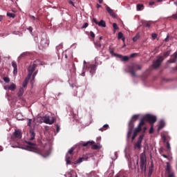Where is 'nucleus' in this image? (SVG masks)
<instances>
[{"label":"nucleus","instance_id":"nucleus-1","mask_svg":"<svg viewBox=\"0 0 177 177\" xmlns=\"http://www.w3.org/2000/svg\"><path fill=\"white\" fill-rule=\"evenodd\" d=\"M147 167V158L146 157V153L144 151L140 155V169L142 174L143 172L146 174V169Z\"/></svg>","mask_w":177,"mask_h":177},{"label":"nucleus","instance_id":"nucleus-2","mask_svg":"<svg viewBox=\"0 0 177 177\" xmlns=\"http://www.w3.org/2000/svg\"><path fill=\"white\" fill-rule=\"evenodd\" d=\"M138 70H142V66L139 64H133L129 66L128 73L131 74V77H137L136 73H135V71H138Z\"/></svg>","mask_w":177,"mask_h":177},{"label":"nucleus","instance_id":"nucleus-3","mask_svg":"<svg viewBox=\"0 0 177 177\" xmlns=\"http://www.w3.org/2000/svg\"><path fill=\"white\" fill-rule=\"evenodd\" d=\"M141 120H143L144 122L145 121H147L150 125H153L155 122H157V117L153 115L147 114Z\"/></svg>","mask_w":177,"mask_h":177},{"label":"nucleus","instance_id":"nucleus-4","mask_svg":"<svg viewBox=\"0 0 177 177\" xmlns=\"http://www.w3.org/2000/svg\"><path fill=\"white\" fill-rule=\"evenodd\" d=\"M145 122L143 120H140V122L138 126V127L136 129H135L133 136L131 137V140H135V138H136V136H138V133H139V132H140V131H142V127H143L145 125Z\"/></svg>","mask_w":177,"mask_h":177},{"label":"nucleus","instance_id":"nucleus-5","mask_svg":"<svg viewBox=\"0 0 177 177\" xmlns=\"http://www.w3.org/2000/svg\"><path fill=\"white\" fill-rule=\"evenodd\" d=\"M162 62H164V57L161 56L157 57V59L153 62V68H158V67L161 66Z\"/></svg>","mask_w":177,"mask_h":177},{"label":"nucleus","instance_id":"nucleus-6","mask_svg":"<svg viewBox=\"0 0 177 177\" xmlns=\"http://www.w3.org/2000/svg\"><path fill=\"white\" fill-rule=\"evenodd\" d=\"M82 146L84 147H89V146H92L91 148L93 150H97V149H99V146L95 145L93 141H88L87 142H84L82 144Z\"/></svg>","mask_w":177,"mask_h":177},{"label":"nucleus","instance_id":"nucleus-7","mask_svg":"<svg viewBox=\"0 0 177 177\" xmlns=\"http://www.w3.org/2000/svg\"><path fill=\"white\" fill-rule=\"evenodd\" d=\"M37 66L38 65L37 64H33L28 67V80H30V78H31V76L32 75V73H34V71H35V68H37Z\"/></svg>","mask_w":177,"mask_h":177},{"label":"nucleus","instance_id":"nucleus-8","mask_svg":"<svg viewBox=\"0 0 177 177\" xmlns=\"http://www.w3.org/2000/svg\"><path fill=\"white\" fill-rule=\"evenodd\" d=\"M143 138H145V135H140L138 139V141L136 144H134V149H139L142 148V141L143 140Z\"/></svg>","mask_w":177,"mask_h":177},{"label":"nucleus","instance_id":"nucleus-9","mask_svg":"<svg viewBox=\"0 0 177 177\" xmlns=\"http://www.w3.org/2000/svg\"><path fill=\"white\" fill-rule=\"evenodd\" d=\"M43 121L45 124H48L49 125H52L55 122V120H50V117L49 116H44L43 118Z\"/></svg>","mask_w":177,"mask_h":177},{"label":"nucleus","instance_id":"nucleus-10","mask_svg":"<svg viewBox=\"0 0 177 177\" xmlns=\"http://www.w3.org/2000/svg\"><path fill=\"white\" fill-rule=\"evenodd\" d=\"M93 21L99 26V27H106V21L104 20H101L100 22L97 21V19L96 18L93 19Z\"/></svg>","mask_w":177,"mask_h":177},{"label":"nucleus","instance_id":"nucleus-11","mask_svg":"<svg viewBox=\"0 0 177 177\" xmlns=\"http://www.w3.org/2000/svg\"><path fill=\"white\" fill-rule=\"evenodd\" d=\"M13 136L16 139H21V131L19 129H15V132L13 133Z\"/></svg>","mask_w":177,"mask_h":177},{"label":"nucleus","instance_id":"nucleus-12","mask_svg":"<svg viewBox=\"0 0 177 177\" xmlns=\"http://www.w3.org/2000/svg\"><path fill=\"white\" fill-rule=\"evenodd\" d=\"M73 155L66 153V165H67L71 164V159L73 158Z\"/></svg>","mask_w":177,"mask_h":177},{"label":"nucleus","instance_id":"nucleus-13","mask_svg":"<svg viewBox=\"0 0 177 177\" xmlns=\"http://www.w3.org/2000/svg\"><path fill=\"white\" fill-rule=\"evenodd\" d=\"M40 44L41 46H43V48H46L47 46H49V41H48V39H42Z\"/></svg>","mask_w":177,"mask_h":177},{"label":"nucleus","instance_id":"nucleus-14","mask_svg":"<svg viewBox=\"0 0 177 177\" xmlns=\"http://www.w3.org/2000/svg\"><path fill=\"white\" fill-rule=\"evenodd\" d=\"M12 66L14 68V71H13L14 75H17V64L16 63V62L15 61L12 62Z\"/></svg>","mask_w":177,"mask_h":177},{"label":"nucleus","instance_id":"nucleus-15","mask_svg":"<svg viewBox=\"0 0 177 177\" xmlns=\"http://www.w3.org/2000/svg\"><path fill=\"white\" fill-rule=\"evenodd\" d=\"M119 59H120L121 62H128L129 60V57L128 56H123L122 55L118 54V57Z\"/></svg>","mask_w":177,"mask_h":177},{"label":"nucleus","instance_id":"nucleus-16","mask_svg":"<svg viewBox=\"0 0 177 177\" xmlns=\"http://www.w3.org/2000/svg\"><path fill=\"white\" fill-rule=\"evenodd\" d=\"M176 60H177V51L173 54L172 58L169 59V63H176Z\"/></svg>","mask_w":177,"mask_h":177},{"label":"nucleus","instance_id":"nucleus-17","mask_svg":"<svg viewBox=\"0 0 177 177\" xmlns=\"http://www.w3.org/2000/svg\"><path fill=\"white\" fill-rule=\"evenodd\" d=\"M28 145V149L29 150H35V144L34 142H31L30 141L27 142Z\"/></svg>","mask_w":177,"mask_h":177},{"label":"nucleus","instance_id":"nucleus-18","mask_svg":"<svg viewBox=\"0 0 177 177\" xmlns=\"http://www.w3.org/2000/svg\"><path fill=\"white\" fill-rule=\"evenodd\" d=\"M29 135V140H34L35 139V132H34V130H30Z\"/></svg>","mask_w":177,"mask_h":177},{"label":"nucleus","instance_id":"nucleus-19","mask_svg":"<svg viewBox=\"0 0 177 177\" xmlns=\"http://www.w3.org/2000/svg\"><path fill=\"white\" fill-rule=\"evenodd\" d=\"M93 44L96 49L99 50L102 48V42H100V41H93Z\"/></svg>","mask_w":177,"mask_h":177},{"label":"nucleus","instance_id":"nucleus-20","mask_svg":"<svg viewBox=\"0 0 177 177\" xmlns=\"http://www.w3.org/2000/svg\"><path fill=\"white\" fill-rule=\"evenodd\" d=\"M90 68H91V70H90L91 74H95V72L96 71V65L91 64L90 66Z\"/></svg>","mask_w":177,"mask_h":177},{"label":"nucleus","instance_id":"nucleus-21","mask_svg":"<svg viewBox=\"0 0 177 177\" xmlns=\"http://www.w3.org/2000/svg\"><path fill=\"white\" fill-rule=\"evenodd\" d=\"M106 12H108V13H109V15L112 17H114L115 16V14H114V11H113L111 10V8H110V7H109L108 6H106Z\"/></svg>","mask_w":177,"mask_h":177},{"label":"nucleus","instance_id":"nucleus-22","mask_svg":"<svg viewBox=\"0 0 177 177\" xmlns=\"http://www.w3.org/2000/svg\"><path fill=\"white\" fill-rule=\"evenodd\" d=\"M165 127V122H164V120H161L160 122V125L158 127V131H160V129H162V128Z\"/></svg>","mask_w":177,"mask_h":177},{"label":"nucleus","instance_id":"nucleus-23","mask_svg":"<svg viewBox=\"0 0 177 177\" xmlns=\"http://www.w3.org/2000/svg\"><path fill=\"white\" fill-rule=\"evenodd\" d=\"M23 93H24V88L23 87H21L18 91L17 96L20 97L23 96Z\"/></svg>","mask_w":177,"mask_h":177},{"label":"nucleus","instance_id":"nucleus-24","mask_svg":"<svg viewBox=\"0 0 177 177\" xmlns=\"http://www.w3.org/2000/svg\"><path fill=\"white\" fill-rule=\"evenodd\" d=\"M135 127V122L132 120H130L129 122V129L133 130V127Z\"/></svg>","mask_w":177,"mask_h":177},{"label":"nucleus","instance_id":"nucleus-25","mask_svg":"<svg viewBox=\"0 0 177 177\" xmlns=\"http://www.w3.org/2000/svg\"><path fill=\"white\" fill-rule=\"evenodd\" d=\"M109 53L112 55V56H115V57H118V54L114 53V49L111 48V47H109Z\"/></svg>","mask_w":177,"mask_h":177},{"label":"nucleus","instance_id":"nucleus-26","mask_svg":"<svg viewBox=\"0 0 177 177\" xmlns=\"http://www.w3.org/2000/svg\"><path fill=\"white\" fill-rule=\"evenodd\" d=\"M28 81H30V79H28V76L26 78L24 82H23V87L26 88L27 86V84H28Z\"/></svg>","mask_w":177,"mask_h":177},{"label":"nucleus","instance_id":"nucleus-27","mask_svg":"<svg viewBox=\"0 0 177 177\" xmlns=\"http://www.w3.org/2000/svg\"><path fill=\"white\" fill-rule=\"evenodd\" d=\"M37 74H38V71H36L33 73V75H32V80H31V81H30V82H31L32 84H34V80H35V77L37 76Z\"/></svg>","mask_w":177,"mask_h":177},{"label":"nucleus","instance_id":"nucleus-28","mask_svg":"<svg viewBox=\"0 0 177 177\" xmlns=\"http://www.w3.org/2000/svg\"><path fill=\"white\" fill-rule=\"evenodd\" d=\"M8 89L10 91H15V89H16V84H12L8 86Z\"/></svg>","mask_w":177,"mask_h":177},{"label":"nucleus","instance_id":"nucleus-29","mask_svg":"<svg viewBox=\"0 0 177 177\" xmlns=\"http://www.w3.org/2000/svg\"><path fill=\"white\" fill-rule=\"evenodd\" d=\"M138 118H139V115H134L132 116L131 120L130 121L135 122L138 120Z\"/></svg>","mask_w":177,"mask_h":177},{"label":"nucleus","instance_id":"nucleus-30","mask_svg":"<svg viewBox=\"0 0 177 177\" xmlns=\"http://www.w3.org/2000/svg\"><path fill=\"white\" fill-rule=\"evenodd\" d=\"M171 172H173V171H172V170H171V166H169V165H167V167H166V174H170Z\"/></svg>","mask_w":177,"mask_h":177},{"label":"nucleus","instance_id":"nucleus-31","mask_svg":"<svg viewBox=\"0 0 177 177\" xmlns=\"http://www.w3.org/2000/svg\"><path fill=\"white\" fill-rule=\"evenodd\" d=\"M107 129H109V124H104L102 128L99 129V131H101V132H103V131H106Z\"/></svg>","mask_w":177,"mask_h":177},{"label":"nucleus","instance_id":"nucleus-32","mask_svg":"<svg viewBox=\"0 0 177 177\" xmlns=\"http://www.w3.org/2000/svg\"><path fill=\"white\" fill-rule=\"evenodd\" d=\"M139 38H140V36L139 35V33H138L134 37H133V42H136Z\"/></svg>","mask_w":177,"mask_h":177},{"label":"nucleus","instance_id":"nucleus-33","mask_svg":"<svg viewBox=\"0 0 177 177\" xmlns=\"http://www.w3.org/2000/svg\"><path fill=\"white\" fill-rule=\"evenodd\" d=\"M124 37V34L122 32L118 33V39H122Z\"/></svg>","mask_w":177,"mask_h":177},{"label":"nucleus","instance_id":"nucleus-34","mask_svg":"<svg viewBox=\"0 0 177 177\" xmlns=\"http://www.w3.org/2000/svg\"><path fill=\"white\" fill-rule=\"evenodd\" d=\"M7 16L8 17H12V19H15V17H16V15L11 12H7Z\"/></svg>","mask_w":177,"mask_h":177},{"label":"nucleus","instance_id":"nucleus-35","mask_svg":"<svg viewBox=\"0 0 177 177\" xmlns=\"http://www.w3.org/2000/svg\"><path fill=\"white\" fill-rule=\"evenodd\" d=\"M165 175L167 177H175V173H174V171L171 173H167Z\"/></svg>","mask_w":177,"mask_h":177},{"label":"nucleus","instance_id":"nucleus-36","mask_svg":"<svg viewBox=\"0 0 177 177\" xmlns=\"http://www.w3.org/2000/svg\"><path fill=\"white\" fill-rule=\"evenodd\" d=\"M132 132H133V130L129 129L127 133V139H129V138H131V135H132Z\"/></svg>","mask_w":177,"mask_h":177},{"label":"nucleus","instance_id":"nucleus-37","mask_svg":"<svg viewBox=\"0 0 177 177\" xmlns=\"http://www.w3.org/2000/svg\"><path fill=\"white\" fill-rule=\"evenodd\" d=\"M113 28L114 29V32H115V30H118V28H119L118 25H117V24H115V23L113 24Z\"/></svg>","mask_w":177,"mask_h":177},{"label":"nucleus","instance_id":"nucleus-38","mask_svg":"<svg viewBox=\"0 0 177 177\" xmlns=\"http://www.w3.org/2000/svg\"><path fill=\"white\" fill-rule=\"evenodd\" d=\"M3 81H4L5 82H6L7 84H9V82H10V79H9L8 77H3Z\"/></svg>","mask_w":177,"mask_h":177},{"label":"nucleus","instance_id":"nucleus-39","mask_svg":"<svg viewBox=\"0 0 177 177\" xmlns=\"http://www.w3.org/2000/svg\"><path fill=\"white\" fill-rule=\"evenodd\" d=\"M169 55H171V50H168V51L164 53V54H163L165 57H168V56H169Z\"/></svg>","mask_w":177,"mask_h":177},{"label":"nucleus","instance_id":"nucleus-40","mask_svg":"<svg viewBox=\"0 0 177 177\" xmlns=\"http://www.w3.org/2000/svg\"><path fill=\"white\" fill-rule=\"evenodd\" d=\"M142 8H143V4L137 5V10H142Z\"/></svg>","mask_w":177,"mask_h":177},{"label":"nucleus","instance_id":"nucleus-41","mask_svg":"<svg viewBox=\"0 0 177 177\" xmlns=\"http://www.w3.org/2000/svg\"><path fill=\"white\" fill-rule=\"evenodd\" d=\"M73 153H74V148H71V149L68 150V151L66 154L73 155Z\"/></svg>","mask_w":177,"mask_h":177},{"label":"nucleus","instance_id":"nucleus-42","mask_svg":"<svg viewBox=\"0 0 177 177\" xmlns=\"http://www.w3.org/2000/svg\"><path fill=\"white\" fill-rule=\"evenodd\" d=\"M85 160V158H80L77 160V164H80V162H82V161Z\"/></svg>","mask_w":177,"mask_h":177},{"label":"nucleus","instance_id":"nucleus-43","mask_svg":"<svg viewBox=\"0 0 177 177\" xmlns=\"http://www.w3.org/2000/svg\"><path fill=\"white\" fill-rule=\"evenodd\" d=\"M158 36V35L156 34V33H152L151 34V37L153 39H156V38H157V37Z\"/></svg>","mask_w":177,"mask_h":177},{"label":"nucleus","instance_id":"nucleus-44","mask_svg":"<svg viewBox=\"0 0 177 177\" xmlns=\"http://www.w3.org/2000/svg\"><path fill=\"white\" fill-rule=\"evenodd\" d=\"M90 37H91V38H93L94 39L95 35L93 31L90 32Z\"/></svg>","mask_w":177,"mask_h":177},{"label":"nucleus","instance_id":"nucleus-45","mask_svg":"<svg viewBox=\"0 0 177 177\" xmlns=\"http://www.w3.org/2000/svg\"><path fill=\"white\" fill-rule=\"evenodd\" d=\"M151 174H153V167H150L149 170V176H151Z\"/></svg>","mask_w":177,"mask_h":177},{"label":"nucleus","instance_id":"nucleus-46","mask_svg":"<svg viewBox=\"0 0 177 177\" xmlns=\"http://www.w3.org/2000/svg\"><path fill=\"white\" fill-rule=\"evenodd\" d=\"M151 128L149 129V133H153L154 132V129L153 128V124H151Z\"/></svg>","mask_w":177,"mask_h":177},{"label":"nucleus","instance_id":"nucleus-47","mask_svg":"<svg viewBox=\"0 0 177 177\" xmlns=\"http://www.w3.org/2000/svg\"><path fill=\"white\" fill-rule=\"evenodd\" d=\"M32 124V120L29 119L28 122V127H31Z\"/></svg>","mask_w":177,"mask_h":177},{"label":"nucleus","instance_id":"nucleus-48","mask_svg":"<svg viewBox=\"0 0 177 177\" xmlns=\"http://www.w3.org/2000/svg\"><path fill=\"white\" fill-rule=\"evenodd\" d=\"M89 26L88 23H84V25L82 26V28H86Z\"/></svg>","mask_w":177,"mask_h":177},{"label":"nucleus","instance_id":"nucleus-49","mask_svg":"<svg viewBox=\"0 0 177 177\" xmlns=\"http://www.w3.org/2000/svg\"><path fill=\"white\" fill-rule=\"evenodd\" d=\"M167 150H169L171 149V145L169 144V142H167Z\"/></svg>","mask_w":177,"mask_h":177},{"label":"nucleus","instance_id":"nucleus-50","mask_svg":"<svg viewBox=\"0 0 177 177\" xmlns=\"http://www.w3.org/2000/svg\"><path fill=\"white\" fill-rule=\"evenodd\" d=\"M68 2V3H70V5H71V6H73L75 7V5L74 4V2H73V1L69 0Z\"/></svg>","mask_w":177,"mask_h":177},{"label":"nucleus","instance_id":"nucleus-51","mask_svg":"<svg viewBox=\"0 0 177 177\" xmlns=\"http://www.w3.org/2000/svg\"><path fill=\"white\" fill-rule=\"evenodd\" d=\"M136 55H137L136 53H132V54L130 55V57H130L131 59H132V57H135V56H136Z\"/></svg>","mask_w":177,"mask_h":177},{"label":"nucleus","instance_id":"nucleus-52","mask_svg":"<svg viewBox=\"0 0 177 177\" xmlns=\"http://www.w3.org/2000/svg\"><path fill=\"white\" fill-rule=\"evenodd\" d=\"M163 151H164V148H160V150H159L160 154L162 155Z\"/></svg>","mask_w":177,"mask_h":177},{"label":"nucleus","instance_id":"nucleus-53","mask_svg":"<svg viewBox=\"0 0 177 177\" xmlns=\"http://www.w3.org/2000/svg\"><path fill=\"white\" fill-rule=\"evenodd\" d=\"M28 31H30V33H32V27L30 26L28 28Z\"/></svg>","mask_w":177,"mask_h":177},{"label":"nucleus","instance_id":"nucleus-54","mask_svg":"<svg viewBox=\"0 0 177 177\" xmlns=\"http://www.w3.org/2000/svg\"><path fill=\"white\" fill-rule=\"evenodd\" d=\"M60 131V127L59 125H57V132H59Z\"/></svg>","mask_w":177,"mask_h":177},{"label":"nucleus","instance_id":"nucleus-55","mask_svg":"<svg viewBox=\"0 0 177 177\" xmlns=\"http://www.w3.org/2000/svg\"><path fill=\"white\" fill-rule=\"evenodd\" d=\"M154 1H150L149 2V5H150V6H153V5H154Z\"/></svg>","mask_w":177,"mask_h":177},{"label":"nucleus","instance_id":"nucleus-56","mask_svg":"<svg viewBox=\"0 0 177 177\" xmlns=\"http://www.w3.org/2000/svg\"><path fill=\"white\" fill-rule=\"evenodd\" d=\"M162 157H164V158H168V156L165 155V154H162L161 155Z\"/></svg>","mask_w":177,"mask_h":177},{"label":"nucleus","instance_id":"nucleus-57","mask_svg":"<svg viewBox=\"0 0 177 177\" xmlns=\"http://www.w3.org/2000/svg\"><path fill=\"white\" fill-rule=\"evenodd\" d=\"M96 7L97 9H99V8H102V6L100 4H97Z\"/></svg>","mask_w":177,"mask_h":177},{"label":"nucleus","instance_id":"nucleus-58","mask_svg":"<svg viewBox=\"0 0 177 177\" xmlns=\"http://www.w3.org/2000/svg\"><path fill=\"white\" fill-rule=\"evenodd\" d=\"M147 130V127H143V132H146V131Z\"/></svg>","mask_w":177,"mask_h":177},{"label":"nucleus","instance_id":"nucleus-59","mask_svg":"<svg viewBox=\"0 0 177 177\" xmlns=\"http://www.w3.org/2000/svg\"><path fill=\"white\" fill-rule=\"evenodd\" d=\"M99 3H103V0H98Z\"/></svg>","mask_w":177,"mask_h":177},{"label":"nucleus","instance_id":"nucleus-60","mask_svg":"<svg viewBox=\"0 0 177 177\" xmlns=\"http://www.w3.org/2000/svg\"><path fill=\"white\" fill-rule=\"evenodd\" d=\"M3 19V17H2V15H0V21H2Z\"/></svg>","mask_w":177,"mask_h":177},{"label":"nucleus","instance_id":"nucleus-61","mask_svg":"<svg viewBox=\"0 0 177 177\" xmlns=\"http://www.w3.org/2000/svg\"><path fill=\"white\" fill-rule=\"evenodd\" d=\"M82 77H85V72H82Z\"/></svg>","mask_w":177,"mask_h":177},{"label":"nucleus","instance_id":"nucleus-62","mask_svg":"<svg viewBox=\"0 0 177 177\" xmlns=\"http://www.w3.org/2000/svg\"><path fill=\"white\" fill-rule=\"evenodd\" d=\"M122 41L123 42H125V38H124V37L122 38Z\"/></svg>","mask_w":177,"mask_h":177},{"label":"nucleus","instance_id":"nucleus-63","mask_svg":"<svg viewBox=\"0 0 177 177\" xmlns=\"http://www.w3.org/2000/svg\"><path fill=\"white\" fill-rule=\"evenodd\" d=\"M146 27H150V24H146Z\"/></svg>","mask_w":177,"mask_h":177},{"label":"nucleus","instance_id":"nucleus-64","mask_svg":"<svg viewBox=\"0 0 177 177\" xmlns=\"http://www.w3.org/2000/svg\"><path fill=\"white\" fill-rule=\"evenodd\" d=\"M174 5H176V6H177V0L176 1H174Z\"/></svg>","mask_w":177,"mask_h":177}]
</instances>
